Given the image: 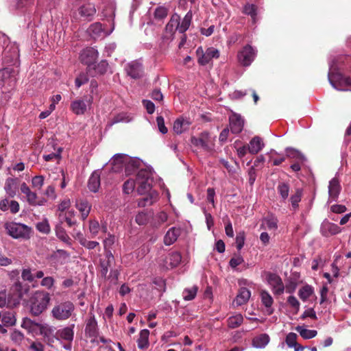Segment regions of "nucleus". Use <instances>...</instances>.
<instances>
[{"label":"nucleus","instance_id":"obj_20","mask_svg":"<svg viewBox=\"0 0 351 351\" xmlns=\"http://www.w3.org/2000/svg\"><path fill=\"white\" fill-rule=\"evenodd\" d=\"M75 207L81 213L82 219L85 220L91 209V205L87 201V199H76Z\"/></svg>","mask_w":351,"mask_h":351},{"label":"nucleus","instance_id":"obj_29","mask_svg":"<svg viewBox=\"0 0 351 351\" xmlns=\"http://www.w3.org/2000/svg\"><path fill=\"white\" fill-rule=\"evenodd\" d=\"M62 223H63L62 220L60 219V223L56 226V228H55L56 235L62 241L71 245V239L69 237V235L66 234L64 228L62 227Z\"/></svg>","mask_w":351,"mask_h":351},{"label":"nucleus","instance_id":"obj_54","mask_svg":"<svg viewBox=\"0 0 351 351\" xmlns=\"http://www.w3.org/2000/svg\"><path fill=\"white\" fill-rule=\"evenodd\" d=\"M88 82V77L87 74L82 73L76 77L75 80V86L78 88L83 84H86Z\"/></svg>","mask_w":351,"mask_h":351},{"label":"nucleus","instance_id":"obj_3","mask_svg":"<svg viewBox=\"0 0 351 351\" xmlns=\"http://www.w3.org/2000/svg\"><path fill=\"white\" fill-rule=\"evenodd\" d=\"M328 78L331 86L339 91H351V77L339 73L329 72Z\"/></svg>","mask_w":351,"mask_h":351},{"label":"nucleus","instance_id":"obj_63","mask_svg":"<svg viewBox=\"0 0 351 351\" xmlns=\"http://www.w3.org/2000/svg\"><path fill=\"white\" fill-rule=\"evenodd\" d=\"M21 277L23 280L28 281V282H32L34 280V276L31 272V270L29 269H24L22 271Z\"/></svg>","mask_w":351,"mask_h":351},{"label":"nucleus","instance_id":"obj_21","mask_svg":"<svg viewBox=\"0 0 351 351\" xmlns=\"http://www.w3.org/2000/svg\"><path fill=\"white\" fill-rule=\"evenodd\" d=\"M112 31V29L109 32H105L102 27V24L99 22H96L91 24L88 28V32L94 39L108 36Z\"/></svg>","mask_w":351,"mask_h":351},{"label":"nucleus","instance_id":"obj_37","mask_svg":"<svg viewBox=\"0 0 351 351\" xmlns=\"http://www.w3.org/2000/svg\"><path fill=\"white\" fill-rule=\"evenodd\" d=\"M74 215L75 212L71 210L68 213H65L64 215L60 213L59 215V217L60 220L62 219L63 222L65 221L67 226L71 228L77 224V221L74 219Z\"/></svg>","mask_w":351,"mask_h":351},{"label":"nucleus","instance_id":"obj_38","mask_svg":"<svg viewBox=\"0 0 351 351\" xmlns=\"http://www.w3.org/2000/svg\"><path fill=\"white\" fill-rule=\"evenodd\" d=\"M295 330L298 332L300 336L304 339H310L315 337L317 332L315 330H308L304 328L303 326H298Z\"/></svg>","mask_w":351,"mask_h":351},{"label":"nucleus","instance_id":"obj_46","mask_svg":"<svg viewBox=\"0 0 351 351\" xmlns=\"http://www.w3.org/2000/svg\"><path fill=\"white\" fill-rule=\"evenodd\" d=\"M80 243L84 247L88 250H93L97 247H99V243L97 241H88L84 237L79 238Z\"/></svg>","mask_w":351,"mask_h":351},{"label":"nucleus","instance_id":"obj_42","mask_svg":"<svg viewBox=\"0 0 351 351\" xmlns=\"http://www.w3.org/2000/svg\"><path fill=\"white\" fill-rule=\"evenodd\" d=\"M243 12L251 16L254 23L256 22L257 16V8L254 4L247 3L243 6Z\"/></svg>","mask_w":351,"mask_h":351},{"label":"nucleus","instance_id":"obj_49","mask_svg":"<svg viewBox=\"0 0 351 351\" xmlns=\"http://www.w3.org/2000/svg\"><path fill=\"white\" fill-rule=\"evenodd\" d=\"M37 230L43 234H49L51 231V228L47 219H44L36 224Z\"/></svg>","mask_w":351,"mask_h":351},{"label":"nucleus","instance_id":"obj_26","mask_svg":"<svg viewBox=\"0 0 351 351\" xmlns=\"http://www.w3.org/2000/svg\"><path fill=\"white\" fill-rule=\"evenodd\" d=\"M297 335L294 332H289L285 339L288 347L293 348L295 351H304L305 347L297 342Z\"/></svg>","mask_w":351,"mask_h":351},{"label":"nucleus","instance_id":"obj_51","mask_svg":"<svg viewBox=\"0 0 351 351\" xmlns=\"http://www.w3.org/2000/svg\"><path fill=\"white\" fill-rule=\"evenodd\" d=\"M100 229V226L98 221L95 219H91L89 221V231L91 234V238H94L97 236Z\"/></svg>","mask_w":351,"mask_h":351},{"label":"nucleus","instance_id":"obj_56","mask_svg":"<svg viewBox=\"0 0 351 351\" xmlns=\"http://www.w3.org/2000/svg\"><path fill=\"white\" fill-rule=\"evenodd\" d=\"M167 9L160 6L157 8L154 12V16L158 19H163L167 16Z\"/></svg>","mask_w":351,"mask_h":351},{"label":"nucleus","instance_id":"obj_60","mask_svg":"<svg viewBox=\"0 0 351 351\" xmlns=\"http://www.w3.org/2000/svg\"><path fill=\"white\" fill-rule=\"evenodd\" d=\"M278 190L282 197H287L289 195V187L286 183H281L278 186Z\"/></svg>","mask_w":351,"mask_h":351},{"label":"nucleus","instance_id":"obj_19","mask_svg":"<svg viewBox=\"0 0 351 351\" xmlns=\"http://www.w3.org/2000/svg\"><path fill=\"white\" fill-rule=\"evenodd\" d=\"M191 125V121L189 119L181 117L174 121L173 130L177 134H180L186 131Z\"/></svg>","mask_w":351,"mask_h":351},{"label":"nucleus","instance_id":"obj_57","mask_svg":"<svg viewBox=\"0 0 351 351\" xmlns=\"http://www.w3.org/2000/svg\"><path fill=\"white\" fill-rule=\"evenodd\" d=\"M32 184L34 188L40 190L44 184V177L42 176H37L34 177L32 180Z\"/></svg>","mask_w":351,"mask_h":351},{"label":"nucleus","instance_id":"obj_39","mask_svg":"<svg viewBox=\"0 0 351 351\" xmlns=\"http://www.w3.org/2000/svg\"><path fill=\"white\" fill-rule=\"evenodd\" d=\"M243 321V317L241 314L238 313L230 317L228 322V326L230 328H236L241 325Z\"/></svg>","mask_w":351,"mask_h":351},{"label":"nucleus","instance_id":"obj_28","mask_svg":"<svg viewBox=\"0 0 351 351\" xmlns=\"http://www.w3.org/2000/svg\"><path fill=\"white\" fill-rule=\"evenodd\" d=\"M180 19L178 14H174L171 16L169 21L166 25L165 32L172 36L176 30L178 31V20Z\"/></svg>","mask_w":351,"mask_h":351},{"label":"nucleus","instance_id":"obj_22","mask_svg":"<svg viewBox=\"0 0 351 351\" xmlns=\"http://www.w3.org/2000/svg\"><path fill=\"white\" fill-rule=\"evenodd\" d=\"M105 256L106 258L100 261V273L102 277L106 278L108 268L111 266V263L114 261V256L112 255L111 251H107V253Z\"/></svg>","mask_w":351,"mask_h":351},{"label":"nucleus","instance_id":"obj_35","mask_svg":"<svg viewBox=\"0 0 351 351\" xmlns=\"http://www.w3.org/2000/svg\"><path fill=\"white\" fill-rule=\"evenodd\" d=\"M192 12L189 10L186 14L181 23L180 19L178 20V32L180 33H184L189 28V26L192 21Z\"/></svg>","mask_w":351,"mask_h":351},{"label":"nucleus","instance_id":"obj_31","mask_svg":"<svg viewBox=\"0 0 351 351\" xmlns=\"http://www.w3.org/2000/svg\"><path fill=\"white\" fill-rule=\"evenodd\" d=\"M149 331L147 329L141 330L139 337L137 339L138 348L141 350H145L149 347Z\"/></svg>","mask_w":351,"mask_h":351},{"label":"nucleus","instance_id":"obj_58","mask_svg":"<svg viewBox=\"0 0 351 351\" xmlns=\"http://www.w3.org/2000/svg\"><path fill=\"white\" fill-rule=\"evenodd\" d=\"M20 189L23 194L27 195V197H36V194L31 191L25 182H23L21 184Z\"/></svg>","mask_w":351,"mask_h":351},{"label":"nucleus","instance_id":"obj_1","mask_svg":"<svg viewBox=\"0 0 351 351\" xmlns=\"http://www.w3.org/2000/svg\"><path fill=\"white\" fill-rule=\"evenodd\" d=\"M154 172L153 169L148 167L140 169L137 171L135 182L138 185V195H145L150 191L154 181Z\"/></svg>","mask_w":351,"mask_h":351},{"label":"nucleus","instance_id":"obj_30","mask_svg":"<svg viewBox=\"0 0 351 351\" xmlns=\"http://www.w3.org/2000/svg\"><path fill=\"white\" fill-rule=\"evenodd\" d=\"M341 187L337 178H332L328 185V193L330 197H337L340 193Z\"/></svg>","mask_w":351,"mask_h":351},{"label":"nucleus","instance_id":"obj_61","mask_svg":"<svg viewBox=\"0 0 351 351\" xmlns=\"http://www.w3.org/2000/svg\"><path fill=\"white\" fill-rule=\"evenodd\" d=\"M156 122H157V125H158L159 131L163 134H167L168 132V130L165 125L164 118L161 116L157 117Z\"/></svg>","mask_w":351,"mask_h":351},{"label":"nucleus","instance_id":"obj_36","mask_svg":"<svg viewBox=\"0 0 351 351\" xmlns=\"http://www.w3.org/2000/svg\"><path fill=\"white\" fill-rule=\"evenodd\" d=\"M182 256L178 252H173L169 254L166 258V264L171 268L177 267L181 262Z\"/></svg>","mask_w":351,"mask_h":351},{"label":"nucleus","instance_id":"obj_45","mask_svg":"<svg viewBox=\"0 0 351 351\" xmlns=\"http://www.w3.org/2000/svg\"><path fill=\"white\" fill-rule=\"evenodd\" d=\"M60 337L66 341H72L74 336V332L71 327H66L58 331Z\"/></svg>","mask_w":351,"mask_h":351},{"label":"nucleus","instance_id":"obj_18","mask_svg":"<svg viewBox=\"0 0 351 351\" xmlns=\"http://www.w3.org/2000/svg\"><path fill=\"white\" fill-rule=\"evenodd\" d=\"M125 176H130L133 174L136 171H138V170L141 169V162L136 158H131L128 155H127V159H125Z\"/></svg>","mask_w":351,"mask_h":351},{"label":"nucleus","instance_id":"obj_6","mask_svg":"<svg viewBox=\"0 0 351 351\" xmlns=\"http://www.w3.org/2000/svg\"><path fill=\"white\" fill-rule=\"evenodd\" d=\"M256 53L257 51L254 48L250 45H246L238 52V62L243 66H248L254 60Z\"/></svg>","mask_w":351,"mask_h":351},{"label":"nucleus","instance_id":"obj_9","mask_svg":"<svg viewBox=\"0 0 351 351\" xmlns=\"http://www.w3.org/2000/svg\"><path fill=\"white\" fill-rule=\"evenodd\" d=\"M19 275V271L18 269H14L9 272L8 276L11 280L16 279V281L14 282L12 289L14 291L17 295L19 299H21L23 296L27 293L29 290V285L23 286L22 283L18 280V277Z\"/></svg>","mask_w":351,"mask_h":351},{"label":"nucleus","instance_id":"obj_59","mask_svg":"<svg viewBox=\"0 0 351 351\" xmlns=\"http://www.w3.org/2000/svg\"><path fill=\"white\" fill-rule=\"evenodd\" d=\"M115 237L113 235H109L108 238L104 239V247L105 250V255L107 253V251H110V248L114 243Z\"/></svg>","mask_w":351,"mask_h":351},{"label":"nucleus","instance_id":"obj_47","mask_svg":"<svg viewBox=\"0 0 351 351\" xmlns=\"http://www.w3.org/2000/svg\"><path fill=\"white\" fill-rule=\"evenodd\" d=\"M287 152L289 157L295 158L301 162H304L306 160L305 156L298 150L292 148H288L287 149Z\"/></svg>","mask_w":351,"mask_h":351},{"label":"nucleus","instance_id":"obj_64","mask_svg":"<svg viewBox=\"0 0 351 351\" xmlns=\"http://www.w3.org/2000/svg\"><path fill=\"white\" fill-rule=\"evenodd\" d=\"M287 302L291 307L295 308L296 313L299 311L300 302L295 296H289L287 299Z\"/></svg>","mask_w":351,"mask_h":351},{"label":"nucleus","instance_id":"obj_48","mask_svg":"<svg viewBox=\"0 0 351 351\" xmlns=\"http://www.w3.org/2000/svg\"><path fill=\"white\" fill-rule=\"evenodd\" d=\"M261 297L263 304L267 308L271 307L274 300L271 295L267 291H262L261 292Z\"/></svg>","mask_w":351,"mask_h":351},{"label":"nucleus","instance_id":"obj_12","mask_svg":"<svg viewBox=\"0 0 351 351\" xmlns=\"http://www.w3.org/2000/svg\"><path fill=\"white\" fill-rule=\"evenodd\" d=\"M125 159H127V154H114L109 161V164L111 166L110 173H120L125 165Z\"/></svg>","mask_w":351,"mask_h":351},{"label":"nucleus","instance_id":"obj_5","mask_svg":"<svg viewBox=\"0 0 351 351\" xmlns=\"http://www.w3.org/2000/svg\"><path fill=\"white\" fill-rule=\"evenodd\" d=\"M73 311V304L70 301H66L55 306L52 309L51 313L56 319L64 320L71 317Z\"/></svg>","mask_w":351,"mask_h":351},{"label":"nucleus","instance_id":"obj_25","mask_svg":"<svg viewBox=\"0 0 351 351\" xmlns=\"http://www.w3.org/2000/svg\"><path fill=\"white\" fill-rule=\"evenodd\" d=\"M250 296V291L245 287H241L239 289L234 302H235L237 306H241L248 302Z\"/></svg>","mask_w":351,"mask_h":351},{"label":"nucleus","instance_id":"obj_43","mask_svg":"<svg viewBox=\"0 0 351 351\" xmlns=\"http://www.w3.org/2000/svg\"><path fill=\"white\" fill-rule=\"evenodd\" d=\"M198 290L197 286H193L191 288H186L182 292L183 298L184 300L190 301L193 300Z\"/></svg>","mask_w":351,"mask_h":351},{"label":"nucleus","instance_id":"obj_52","mask_svg":"<svg viewBox=\"0 0 351 351\" xmlns=\"http://www.w3.org/2000/svg\"><path fill=\"white\" fill-rule=\"evenodd\" d=\"M108 69L109 64L106 60H101L99 63H98V64L95 68L96 72L101 75L107 73Z\"/></svg>","mask_w":351,"mask_h":351},{"label":"nucleus","instance_id":"obj_23","mask_svg":"<svg viewBox=\"0 0 351 351\" xmlns=\"http://www.w3.org/2000/svg\"><path fill=\"white\" fill-rule=\"evenodd\" d=\"M263 139L259 136H254L248 145V151L252 154H258L264 147Z\"/></svg>","mask_w":351,"mask_h":351},{"label":"nucleus","instance_id":"obj_17","mask_svg":"<svg viewBox=\"0 0 351 351\" xmlns=\"http://www.w3.org/2000/svg\"><path fill=\"white\" fill-rule=\"evenodd\" d=\"M19 179L14 177H9L5 180L4 190L6 194L12 197L16 195L19 190Z\"/></svg>","mask_w":351,"mask_h":351},{"label":"nucleus","instance_id":"obj_8","mask_svg":"<svg viewBox=\"0 0 351 351\" xmlns=\"http://www.w3.org/2000/svg\"><path fill=\"white\" fill-rule=\"evenodd\" d=\"M93 98L84 97L77 99L71 103V109L76 115L84 114L88 108L91 107Z\"/></svg>","mask_w":351,"mask_h":351},{"label":"nucleus","instance_id":"obj_41","mask_svg":"<svg viewBox=\"0 0 351 351\" xmlns=\"http://www.w3.org/2000/svg\"><path fill=\"white\" fill-rule=\"evenodd\" d=\"M130 121V119L129 117L124 112H121L119 114H116L108 123V126L112 127L113 125L121 123V122H125L128 123Z\"/></svg>","mask_w":351,"mask_h":351},{"label":"nucleus","instance_id":"obj_62","mask_svg":"<svg viewBox=\"0 0 351 351\" xmlns=\"http://www.w3.org/2000/svg\"><path fill=\"white\" fill-rule=\"evenodd\" d=\"M244 261L243 257L238 254L232 257L229 262L230 266L232 268H236L238 265H241Z\"/></svg>","mask_w":351,"mask_h":351},{"label":"nucleus","instance_id":"obj_27","mask_svg":"<svg viewBox=\"0 0 351 351\" xmlns=\"http://www.w3.org/2000/svg\"><path fill=\"white\" fill-rule=\"evenodd\" d=\"M180 234V230L173 227L170 228L164 237V243L166 245H170L173 244L178 239Z\"/></svg>","mask_w":351,"mask_h":351},{"label":"nucleus","instance_id":"obj_2","mask_svg":"<svg viewBox=\"0 0 351 351\" xmlns=\"http://www.w3.org/2000/svg\"><path fill=\"white\" fill-rule=\"evenodd\" d=\"M51 297L45 291H35L29 300L30 312L34 316H38L44 312L49 305Z\"/></svg>","mask_w":351,"mask_h":351},{"label":"nucleus","instance_id":"obj_33","mask_svg":"<svg viewBox=\"0 0 351 351\" xmlns=\"http://www.w3.org/2000/svg\"><path fill=\"white\" fill-rule=\"evenodd\" d=\"M152 218V219L150 221V226L153 228H157L160 227L163 223L167 221L168 216L165 212L161 211L155 216L153 215V217Z\"/></svg>","mask_w":351,"mask_h":351},{"label":"nucleus","instance_id":"obj_7","mask_svg":"<svg viewBox=\"0 0 351 351\" xmlns=\"http://www.w3.org/2000/svg\"><path fill=\"white\" fill-rule=\"evenodd\" d=\"M196 54L198 57V63L202 66H205L210 63L213 58L219 57V51L214 47H209L206 51H204L202 47H199L196 50Z\"/></svg>","mask_w":351,"mask_h":351},{"label":"nucleus","instance_id":"obj_16","mask_svg":"<svg viewBox=\"0 0 351 351\" xmlns=\"http://www.w3.org/2000/svg\"><path fill=\"white\" fill-rule=\"evenodd\" d=\"M98 326L95 315L89 314V317L86 320L85 334L88 337H96L98 335Z\"/></svg>","mask_w":351,"mask_h":351},{"label":"nucleus","instance_id":"obj_13","mask_svg":"<svg viewBox=\"0 0 351 351\" xmlns=\"http://www.w3.org/2000/svg\"><path fill=\"white\" fill-rule=\"evenodd\" d=\"M125 71L132 78L138 79L142 76L143 65L138 60L131 61L125 66Z\"/></svg>","mask_w":351,"mask_h":351},{"label":"nucleus","instance_id":"obj_34","mask_svg":"<svg viewBox=\"0 0 351 351\" xmlns=\"http://www.w3.org/2000/svg\"><path fill=\"white\" fill-rule=\"evenodd\" d=\"M153 217V212L152 211H142L139 212L135 218V221L136 223L139 226H145L149 222L150 223V219Z\"/></svg>","mask_w":351,"mask_h":351},{"label":"nucleus","instance_id":"obj_50","mask_svg":"<svg viewBox=\"0 0 351 351\" xmlns=\"http://www.w3.org/2000/svg\"><path fill=\"white\" fill-rule=\"evenodd\" d=\"M136 182L134 180L129 179L125 181L123 185V191L125 195L131 194L135 188Z\"/></svg>","mask_w":351,"mask_h":351},{"label":"nucleus","instance_id":"obj_44","mask_svg":"<svg viewBox=\"0 0 351 351\" xmlns=\"http://www.w3.org/2000/svg\"><path fill=\"white\" fill-rule=\"evenodd\" d=\"M313 293V287L308 285L302 287L298 291V295L303 301H306Z\"/></svg>","mask_w":351,"mask_h":351},{"label":"nucleus","instance_id":"obj_10","mask_svg":"<svg viewBox=\"0 0 351 351\" xmlns=\"http://www.w3.org/2000/svg\"><path fill=\"white\" fill-rule=\"evenodd\" d=\"M268 283L271 286L275 295H281L285 290V285L281 278L274 273H269L267 276Z\"/></svg>","mask_w":351,"mask_h":351},{"label":"nucleus","instance_id":"obj_24","mask_svg":"<svg viewBox=\"0 0 351 351\" xmlns=\"http://www.w3.org/2000/svg\"><path fill=\"white\" fill-rule=\"evenodd\" d=\"M100 176L99 170L93 172L88 182V187L90 191L94 193L98 191L100 186Z\"/></svg>","mask_w":351,"mask_h":351},{"label":"nucleus","instance_id":"obj_11","mask_svg":"<svg viewBox=\"0 0 351 351\" xmlns=\"http://www.w3.org/2000/svg\"><path fill=\"white\" fill-rule=\"evenodd\" d=\"M99 53L93 47L83 49L80 55V61L88 66L94 64L98 58Z\"/></svg>","mask_w":351,"mask_h":351},{"label":"nucleus","instance_id":"obj_32","mask_svg":"<svg viewBox=\"0 0 351 351\" xmlns=\"http://www.w3.org/2000/svg\"><path fill=\"white\" fill-rule=\"evenodd\" d=\"M208 139H209V133L208 132H203L200 134L199 138H192L191 142L196 146H201L204 149H208Z\"/></svg>","mask_w":351,"mask_h":351},{"label":"nucleus","instance_id":"obj_4","mask_svg":"<svg viewBox=\"0 0 351 351\" xmlns=\"http://www.w3.org/2000/svg\"><path fill=\"white\" fill-rule=\"evenodd\" d=\"M5 228L10 236L14 239H29L31 228L26 225L15 222H9L5 224Z\"/></svg>","mask_w":351,"mask_h":351},{"label":"nucleus","instance_id":"obj_40","mask_svg":"<svg viewBox=\"0 0 351 351\" xmlns=\"http://www.w3.org/2000/svg\"><path fill=\"white\" fill-rule=\"evenodd\" d=\"M269 341V337L267 334H261L258 337L254 338L253 339V345L256 348H263L265 347Z\"/></svg>","mask_w":351,"mask_h":351},{"label":"nucleus","instance_id":"obj_15","mask_svg":"<svg viewBox=\"0 0 351 351\" xmlns=\"http://www.w3.org/2000/svg\"><path fill=\"white\" fill-rule=\"evenodd\" d=\"M96 12L97 10L95 5L91 3H84L78 8L80 16L88 21H90L93 19Z\"/></svg>","mask_w":351,"mask_h":351},{"label":"nucleus","instance_id":"obj_55","mask_svg":"<svg viewBox=\"0 0 351 351\" xmlns=\"http://www.w3.org/2000/svg\"><path fill=\"white\" fill-rule=\"evenodd\" d=\"M245 235L243 231L237 233L236 237V245L238 250H241L245 243Z\"/></svg>","mask_w":351,"mask_h":351},{"label":"nucleus","instance_id":"obj_14","mask_svg":"<svg viewBox=\"0 0 351 351\" xmlns=\"http://www.w3.org/2000/svg\"><path fill=\"white\" fill-rule=\"evenodd\" d=\"M244 119L241 115L233 113L229 117V128L232 133L238 134L241 133L243 129Z\"/></svg>","mask_w":351,"mask_h":351},{"label":"nucleus","instance_id":"obj_53","mask_svg":"<svg viewBox=\"0 0 351 351\" xmlns=\"http://www.w3.org/2000/svg\"><path fill=\"white\" fill-rule=\"evenodd\" d=\"M62 148L59 147L56 153H51L43 156L45 161L57 160L61 158Z\"/></svg>","mask_w":351,"mask_h":351}]
</instances>
